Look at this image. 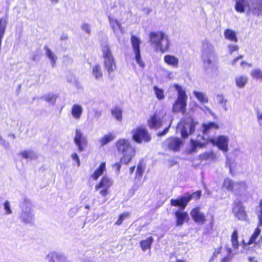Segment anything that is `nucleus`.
I'll return each instance as SVG.
<instances>
[{
    "label": "nucleus",
    "instance_id": "62",
    "mask_svg": "<svg viewBox=\"0 0 262 262\" xmlns=\"http://www.w3.org/2000/svg\"><path fill=\"white\" fill-rule=\"evenodd\" d=\"M249 260L250 262H257V261L255 259L254 257H249Z\"/></svg>",
    "mask_w": 262,
    "mask_h": 262
},
{
    "label": "nucleus",
    "instance_id": "37",
    "mask_svg": "<svg viewBox=\"0 0 262 262\" xmlns=\"http://www.w3.org/2000/svg\"><path fill=\"white\" fill-rule=\"evenodd\" d=\"M191 147L189 150V153H193L196 151L197 147L201 148L203 146V144L200 141L191 139L190 141Z\"/></svg>",
    "mask_w": 262,
    "mask_h": 262
},
{
    "label": "nucleus",
    "instance_id": "43",
    "mask_svg": "<svg viewBox=\"0 0 262 262\" xmlns=\"http://www.w3.org/2000/svg\"><path fill=\"white\" fill-rule=\"evenodd\" d=\"M154 90L157 98L162 100L164 98V91L162 89H159L157 86L154 87Z\"/></svg>",
    "mask_w": 262,
    "mask_h": 262
},
{
    "label": "nucleus",
    "instance_id": "7",
    "mask_svg": "<svg viewBox=\"0 0 262 262\" xmlns=\"http://www.w3.org/2000/svg\"><path fill=\"white\" fill-rule=\"evenodd\" d=\"M174 88L178 92V98L173 104L172 112L174 113L181 112L184 114L186 112L187 96L186 92L181 86L178 84H174Z\"/></svg>",
    "mask_w": 262,
    "mask_h": 262
},
{
    "label": "nucleus",
    "instance_id": "3",
    "mask_svg": "<svg viewBox=\"0 0 262 262\" xmlns=\"http://www.w3.org/2000/svg\"><path fill=\"white\" fill-rule=\"evenodd\" d=\"M118 152L122 155L120 162L127 164L135 156L136 149L129 140L122 138L116 142Z\"/></svg>",
    "mask_w": 262,
    "mask_h": 262
},
{
    "label": "nucleus",
    "instance_id": "10",
    "mask_svg": "<svg viewBox=\"0 0 262 262\" xmlns=\"http://www.w3.org/2000/svg\"><path fill=\"white\" fill-rule=\"evenodd\" d=\"M132 138L137 143L142 142H149L151 140V136L147 130L143 127H139L132 130Z\"/></svg>",
    "mask_w": 262,
    "mask_h": 262
},
{
    "label": "nucleus",
    "instance_id": "13",
    "mask_svg": "<svg viewBox=\"0 0 262 262\" xmlns=\"http://www.w3.org/2000/svg\"><path fill=\"white\" fill-rule=\"evenodd\" d=\"M74 142L77 146L79 152L83 151L84 147H86L88 144L86 137L84 136L83 133L79 129H76L75 130Z\"/></svg>",
    "mask_w": 262,
    "mask_h": 262
},
{
    "label": "nucleus",
    "instance_id": "22",
    "mask_svg": "<svg viewBox=\"0 0 262 262\" xmlns=\"http://www.w3.org/2000/svg\"><path fill=\"white\" fill-rule=\"evenodd\" d=\"M23 158L30 160L37 159V154L32 150H25L21 151L18 154Z\"/></svg>",
    "mask_w": 262,
    "mask_h": 262
},
{
    "label": "nucleus",
    "instance_id": "19",
    "mask_svg": "<svg viewBox=\"0 0 262 262\" xmlns=\"http://www.w3.org/2000/svg\"><path fill=\"white\" fill-rule=\"evenodd\" d=\"M190 214L195 222L204 224L206 221L204 214L200 212V208L198 207L193 209L190 212Z\"/></svg>",
    "mask_w": 262,
    "mask_h": 262
},
{
    "label": "nucleus",
    "instance_id": "23",
    "mask_svg": "<svg viewBox=\"0 0 262 262\" xmlns=\"http://www.w3.org/2000/svg\"><path fill=\"white\" fill-rule=\"evenodd\" d=\"M164 62L168 65L173 68H177L179 63V59L177 57L171 55H166L164 58Z\"/></svg>",
    "mask_w": 262,
    "mask_h": 262
},
{
    "label": "nucleus",
    "instance_id": "33",
    "mask_svg": "<svg viewBox=\"0 0 262 262\" xmlns=\"http://www.w3.org/2000/svg\"><path fill=\"white\" fill-rule=\"evenodd\" d=\"M57 97L58 96L57 95L49 93L43 95L40 97V98L51 103L52 105H54Z\"/></svg>",
    "mask_w": 262,
    "mask_h": 262
},
{
    "label": "nucleus",
    "instance_id": "54",
    "mask_svg": "<svg viewBox=\"0 0 262 262\" xmlns=\"http://www.w3.org/2000/svg\"><path fill=\"white\" fill-rule=\"evenodd\" d=\"M257 215L259 220V226H262V210L258 211L257 212Z\"/></svg>",
    "mask_w": 262,
    "mask_h": 262
},
{
    "label": "nucleus",
    "instance_id": "64",
    "mask_svg": "<svg viewBox=\"0 0 262 262\" xmlns=\"http://www.w3.org/2000/svg\"><path fill=\"white\" fill-rule=\"evenodd\" d=\"M259 208H260V210L259 211H261L262 210V200L260 202Z\"/></svg>",
    "mask_w": 262,
    "mask_h": 262
},
{
    "label": "nucleus",
    "instance_id": "34",
    "mask_svg": "<svg viewBox=\"0 0 262 262\" xmlns=\"http://www.w3.org/2000/svg\"><path fill=\"white\" fill-rule=\"evenodd\" d=\"M248 81V78L245 76H238L235 78V82L237 86L243 88L245 86Z\"/></svg>",
    "mask_w": 262,
    "mask_h": 262
},
{
    "label": "nucleus",
    "instance_id": "2",
    "mask_svg": "<svg viewBox=\"0 0 262 262\" xmlns=\"http://www.w3.org/2000/svg\"><path fill=\"white\" fill-rule=\"evenodd\" d=\"M235 9L239 13L246 11L248 15H262V0H235Z\"/></svg>",
    "mask_w": 262,
    "mask_h": 262
},
{
    "label": "nucleus",
    "instance_id": "49",
    "mask_svg": "<svg viewBox=\"0 0 262 262\" xmlns=\"http://www.w3.org/2000/svg\"><path fill=\"white\" fill-rule=\"evenodd\" d=\"M0 145L6 149H9L10 147V143L4 139L0 141Z\"/></svg>",
    "mask_w": 262,
    "mask_h": 262
},
{
    "label": "nucleus",
    "instance_id": "59",
    "mask_svg": "<svg viewBox=\"0 0 262 262\" xmlns=\"http://www.w3.org/2000/svg\"><path fill=\"white\" fill-rule=\"evenodd\" d=\"M226 249H227V252H228L227 256H229V257H232L231 256V254L232 253V249L231 248H227Z\"/></svg>",
    "mask_w": 262,
    "mask_h": 262
},
{
    "label": "nucleus",
    "instance_id": "15",
    "mask_svg": "<svg viewBox=\"0 0 262 262\" xmlns=\"http://www.w3.org/2000/svg\"><path fill=\"white\" fill-rule=\"evenodd\" d=\"M164 116L155 113L154 115L149 119L148 125L151 129H158L163 125Z\"/></svg>",
    "mask_w": 262,
    "mask_h": 262
},
{
    "label": "nucleus",
    "instance_id": "39",
    "mask_svg": "<svg viewBox=\"0 0 262 262\" xmlns=\"http://www.w3.org/2000/svg\"><path fill=\"white\" fill-rule=\"evenodd\" d=\"M231 242L232 247L234 249L238 248L239 244L238 242V234L237 230L235 229L231 235Z\"/></svg>",
    "mask_w": 262,
    "mask_h": 262
},
{
    "label": "nucleus",
    "instance_id": "44",
    "mask_svg": "<svg viewBox=\"0 0 262 262\" xmlns=\"http://www.w3.org/2000/svg\"><path fill=\"white\" fill-rule=\"evenodd\" d=\"M260 232H261L260 229H259L258 228H256V229L254 231V233L251 237L248 244L250 245V244H251L254 243L255 242L256 238L259 235Z\"/></svg>",
    "mask_w": 262,
    "mask_h": 262
},
{
    "label": "nucleus",
    "instance_id": "31",
    "mask_svg": "<svg viewBox=\"0 0 262 262\" xmlns=\"http://www.w3.org/2000/svg\"><path fill=\"white\" fill-rule=\"evenodd\" d=\"M246 185L245 182H239L234 183L233 190L236 194H238L241 192L245 190Z\"/></svg>",
    "mask_w": 262,
    "mask_h": 262
},
{
    "label": "nucleus",
    "instance_id": "21",
    "mask_svg": "<svg viewBox=\"0 0 262 262\" xmlns=\"http://www.w3.org/2000/svg\"><path fill=\"white\" fill-rule=\"evenodd\" d=\"M83 113V108L81 105L74 104L71 109V114L74 118L78 120L81 118Z\"/></svg>",
    "mask_w": 262,
    "mask_h": 262
},
{
    "label": "nucleus",
    "instance_id": "42",
    "mask_svg": "<svg viewBox=\"0 0 262 262\" xmlns=\"http://www.w3.org/2000/svg\"><path fill=\"white\" fill-rule=\"evenodd\" d=\"M215 158V154L212 152H206L200 156V159L201 160H213Z\"/></svg>",
    "mask_w": 262,
    "mask_h": 262
},
{
    "label": "nucleus",
    "instance_id": "52",
    "mask_svg": "<svg viewBox=\"0 0 262 262\" xmlns=\"http://www.w3.org/2000/svg\"><path fill=\"white\" fill-rule=\"evenodd\" d=\"M171 121H172L171 120L169 125L167 127H166L162 132H159L157 134L158 136L160 137V136H164L168 132L169 128L171 124Z\"/></svg>",
    "mask_w": 262,
    "mask_h": 262
},
{
    "label": "nucleus",
    "instance_id": "20",
    "mask_svg": "<svg viewBox=\"0 0 262 262\" xmlns=\"http://www.w3.org/2000/svg\"><path fill=\"white\" fill-rule=\"evenodd\" d=\"M110 25L116 36H118L120 32H122V26L121 24L116 19L108 17Z\"/></svg>",
    "mask_w": 262,
    "mask_h": 262
},
{
    "label": "nucleus",
    "instance_id": "24",
    "mask_svg": "<svg viewBox=\"0 0 262 262\" xmlns=\"http://www.w3.org/2000/svg\"><path fill=\"white\" fill-rule=\"evenodd\" d=\"M43 49L46 51V54L47 56L50 60L52 68H54L55 66L56 61L57 59L56 55L47 46H45Z\"/></svg>",
    "mask_w": 262,
    "mask_h": 262
},
{
    "label": "nucleus",
    "instance_id": "47",
    "mask_svg": "<svg viewBox=\"0 0 262 262\" xmlns=\"http://www.w3.org/2000/svg\"><path fill=\"white\" fill-rule=\"evenodd\" d=\"M81 29L88 34H90L91 32L90 25L88 23H83L81 26Z\"/></svg>",
    "mask_w": 262,
    "mask_h": 262
},
{
    "label": "nucleus",
    "instance_id": "4",
    "mask_svg": "<svg viewBox=\"0 0 262 262\" xmlns=\"http://www.w3.org/2000/svg\"><path fill=\"white\" fill-rule=\"evenodd\" d=\"M102 57L103 58L104 69L107 72L110 79L113 80L114 72L116 70V64L111 48L106 42L102 45Z\"/></svg>",
    "mask_w": 262,
    "mask_h": 262
},
{
    "label": "nucleus",
    "instance_id": "18",
    "mask_svg": "<svg viewBox=\"0 0 262 262\" xmlns=\"http://www.w3.org/2000/svg\"><path fill=\"white\" fill-rule=\"evenodd\" d=\"M233 212L239 220H243L246 216V212L241 202L234 203Z\"/></svg>",
    "mask_w": 262,
    "mask_h": 262
},
{
    "label": "nucleus",
    "instance_id": "61",
    "mask_svg": "<svg viewBox=\"0 0 262 262\" xmlns=\"http://www.w3.org/2000/svg\"><path fill=\"white\" fill-rule=\"evenodd\" d=\"M61 40H67L68 39V36L66 34H63L60 37Z\"/></svg>",
    "mask_w": 262,
    "mask_h": 262
},
{
    "label": "nucleus",
    "instance_id": "60",
    "mask_svg": "<svg viewBox=\"0 0 262 262\" xmlns=\"http://www.w3.org/2000/svg\"><path fill=\"white\" fill-rule=\"evenodd\" d=\"M238 58H237L236 57L231 62V64L233 66H234L235 64H236V63L238 61Z\"/></svg>",
    "mask_w": 262,
    "mask_h": 262
},
{
    "label": "nucleus",
    "instance_id": "28",
    "mask_svg": "<svg viewBox=\"0 0 262 262\" xmlns=\"http://www.w3.org/2000/svg\"><path fill=\"white\" fill-rule=\"evenodd\" d=\"M219 128V125L213 122H209L208 123H204L202 125L203 133L206 135L208 134L211 129H217Z\"/></svg>",
    "mask_w": 262,
    "mask_h": 262
},
{
    "label": "nucleus",
    "instance_id": "51",
    "mask_svg": "<svg viewBox=\"0 0 262 262\" xmlns=\"http://www.w3.org/2000/svg\"><path fill=\"white\" fill-rule=\"evenodd\" d=\"M144 172V168L143 166L141 165V164H139L137 167V170L136 171V174L139 177H142V174Z\"/></svg>",
    "mask_w": 262,
    "mask_h": 262
},
{
    "label": "nucleus",
    "instance_id": "12",
    "mask_svg": "<svg viewBox=\"0 0 262 262\" xmlns=\"http://www.w3.org/2000/svg\"><path fill=\"white\" fill-rule=\"evenodd\" d=\"M113 184L111 179L106 176L103 177L100 182L95 186V190L99 191V193L103 196H105L108 194V190Z\"/></svg>",
    "mask_w": 262,
    "mask_h": 262
},
{
    "label": "nucleus",
    "instance_id": "36",
    "mask_svg": "<svg viewBox=\"0 0 262 262\" xmlns=\"http://www.w3.org/2000/svg\"><path fill=\"white\" fill-rule=\"evenodd\" d=\"M115 137L112 134H108L104 135L103 137L99 139L101 146H103L111 141H113Z\"/></svg>",
    "mask_w": 262,
    "mask_h": 262
},
{
    "label": "nucleus",
    "instance_id": "58",
    "mask_svg": "<svg viewBox=\"0 0 262 262\" xmlns=\"http://www.w3.org/2000/svg\"><path fill=\"white\" fill-rule=\"evenodd\" d=\"M241 66L243 67V68H245V66L246 65H248L249 67H252V64H250V63H248L245 61H242L241 63Z\"/></svg>",
    "mask_w": 262,
    "mask_h": 262
},
{
    "label": "nucleus",
    "instance_id": "26",
    "mask_svg": "<svg viewBox=\"0 0 262 262\" xmlns=\"http://www.w3.org/2000/svg\"><path fill=\"white\" fill-rule=\"evenodd\" d=\"M224 34L226 39L234 42H237L236 34L234 30L229 29H226L225 30Z\"/></svg>",
    "mask_w": 262,
    "mask_h": 262
},
{
    "label": "nucleus",
    "instance_id": "5",
    "mask_svg": "<svg viewBox=\"0 0 262 262\" xmlns=\"http://www.w3.org/2000/svg\"><path fill=\"white\" fill-rule=\"evenodd\" d=\"M19 207L21 211L19 214V219L21 223L25 224L33 225L34 224L35 215L33 213L32 201L25 198L20 203Z\"/></svg>",
    "mask_w": 262,
    "mask_h": 262
},
{
    "label": "nucleus",
    "instance_id": "38",
    "mask_svg": "<svg viewBox=\"0 0 262 262\" xmlns=\"http://www.w3.org/2000/svg\"><path fill=\"white\" fill-rule=\"evenodd\" d=\"M193 94L201 103H205L208 102V99L207 96L203 93L194 91Z\"/></svg>",
    "mask_w": 262,
    "mask_h": 262
},
{
    "label": "nucleus",
    "instance_id": "9",
    "mask_svg": "<svg viewBox=\"0 0 262 262\" xmlns=\"http://www.w3.org/2000/svg\"><path fill=\"white\" fill-rule=\"evenodd\" d=\"M201 195L200 190L196 191L192 194L186 193L184 195L179 197L177 199H171L170 204L174 207H179L181 210H184L187 204L192 199H199Z\"/></svg>",
    "mask_w": 262,
    "mask_h": 262
},
{
    "label": "nucleus",
    "instance_id": "40",
    "mask_svg": "<svg viewBox=\"0 0 262 262\" xmlns=\"http://www.w3.org/2000/svg\"><path fill=\"white\" fill-rule=\"evenodd\" d=\"M251 75L253 78L262 81V71L260 69L252 70Z\"/></svg>",
    "mask_w": 262,
    "mask_h": 262
},
{
    "label": "nucleus",
    "instance_id": "48",
    "mask_svg": "<svg viewBox=\"0 0 262 262\" xmlns=\"http://www.w3.org/2000/svg\"><path fill=\"white\" fill-rule=\"evenodd\" d=\"M228 48L229 49V53L232 54L234 51H237L239 49V47L237 45L229 44L228 45Z\"/></svg>",
    "mask_w": 262,
    "mask_h": 262
},
{
    "label": "nucleus",
    "instance_id": "41",
    "mask_svg": "<svg viewBox=\"0 0 262 262\" xmlns=\"http://www.w3.org/2000/svg\"><path fill=\"white\" fill-rule=\"evenodd\" d=\"M234 182L231 179L227 178L225 179L224 181L223 186L228 190H233V185Z\"/></svg>",
    "mask_w": 262,
    "mask_h": 262
},
{
    "label": "nucleus",
    "instance_id": "1",
    "mask_svg": "<svg viewBox=\"0 0 262 262\" xmlns=\"http://www.w3.org/2000/svg\"><path fill=\"white\" fill-rule=\"evenodd\" d=\"M201 59L203 69L208 74L215 72L217 70L215 63L216 53L213 45L208 40L202 42L201 48Z\"/></svg>",
    "mask_w": 262,
    "mask_h": 262
},
{
    "label": "nucleus",
    "instance_id": "11",
    "mask_svg": "<svg viewBox=\"0 0 262 262\" xmlns=\"http://www.w3.org/2000/svg\"><path fill=\"white\" fill-rule=\"evenodd\" d=\"M140 43L141 40L139 38L134 35L132 36L131 43L135 55V60L139 66L143 68L145 67V63L141 59L140 48Z\"/></svg>",
    "mask_w": 262,
    "mask_h": 262
},
{
    "label": "nucleus",
    "instance_id": "30",
    "mask_svg": "<svg viewBox=\"0 0 262 262\" xmlns=\"http://www.w3.org/2000/svg\"><path fill=\"white\" fill-rule=\"evenodd\" d=\"M154 241L151 236L148 237L146 239L141 241L140 243L141 248L143 251L151 248V246Z\"/></svg>",
    "mask_w": 262,
    "mask_h": 262
},
{
    "label": "nucleus",
    "instance_id": "32",
    "mask_svg": "<svg viewBox=\"0 0 262 262\" xmlns=\"http://www.w3.org/2000/svg\"><path fill=\"white\" fill-rule=\"evenodd\" d=\"M105 169V163H102L98 168H97L94 172V173L92 175V178L95 180H97L98 178L101 176L104 170Z\"/></svg>",
    "mask_w": 262,
    "mask_h": 262
},
{
    "label": "nucleus",
    "instance_id": "8",
    "mask_svg": "<svg viewBox=\"0 0 262 262\" xmlns=\"http://www.w3.org/2000/svg\"><path fill=\"white\" fill-rule=\"evenodd\" d=\"M198 124L192 117L186 116L177 127V132H179L184 138H187L189 135L194 132L196 125Z\"/></svg>",
    "mask_w": 262,
    "mask_h": 262
},
{
    "label": "nucleus",
    "instance_id": "56",
    "mask_svg": "<svg viewBox=\"0 0 262 262\" xmlns=\"http://www.w3.org/2000/svg\"><path fill=\"white\" fill-rule=\"evenodd\" d=\"M113 167L116 169L117 173L119 172L120 168H121V164L120 163H116L113 165Z\"/></svg>",
    "mask_w": 262,
    "mask_h": 262
},
{
    "label": "nucleus",
    "instance_id": "55",
    "mask_svg": "<svg viewBox=\"0 0 262 262\" xmlns=\"http://www.w3.org/2000/svg\"><path fill=\"white\" fill-rule=\"evenodd\" d=\"M257 117L259 125L262 126V113L259 112H257Z\"/></svg>",
    "mask_w": 262,
    "mask_h": 262
},
{
    "label": "nucleus",
    "instance_id": "6",
    "mask_svg": "<svg viewBox=\"0 0 262 262\" xmlns=\"http://www.w3.org/2000/svg\"><path fill=\"white\" fill-rule=\"evenodd\" d=\"M150 42L154 45L157 51L163 53L167 51L169 46L168 36L162 31L152 32L149 34Z\"/></svg>",
    "mask_w": 262,
    "mask_h": 262
},
{
    "label": "nucleus",
    "instance_id": "53",
    "mask_svg": "<svg viewBox=\"0 0 262 262\" xmlns=\"http://www.w3.org/2000/svg\"><path fill=\"white\" fill-rule=\"evenodd\" d=\"M200 108L205 113H208L209 114L213 115V114L212 112V111L207 106H204L203 107H200Z\"/></svg>",
    "mask_w": 262,
    "mask_h": 262
},
{
    "label": "nucleus",
    "instance_id": "14",
    "mask_svg": "<svg viewBox=\"0 0 262 262\" xmlns=\"http://www.w3.org/2000/svg\"><path fill=\"white\" fill-rule=\"evenodd\" d=\"M183 144V141L180 138L176 137L169 138L164 143V145L167 147L169 150L174 151H179Z\"/></svg>",
    "mask_w": 262,
    "mask_h": 262
},
{
    "label": "nucleus",
    "instance_id": "46",
    "mask_svg": "<svg viewBox=\"0 0 262 262\" xmlns=\"http://www.w3.org/2000/svg\"><path fill=\"white\" fill-rule=\"evenodd\" d=\"M129 216V213H123L122 214H120L119 216V219L117 220V221L115 223V225H120L123 223V221L128 217Z\"/></svg>",
    "mask_w": 262,
    "mask_h": 262
},
{
    "label": "nucleus",
    "instance_id": "17",
    "mask_svg": "<svg viewBox=\"0 0 262 262\" xmlns=\"http://www.w3.org/2000/svg\"><path fill=\"white\" fill-rule=\"evenodd\" d=\"M45 258L49 262H67V258L64 255L55 252L49 253Z\"/></svg>",
    "mask_w": 262,
    "mask_h": 262
},
{
    "label": "nucleus",
    "instance_id": "16",
    "mask_svg": "<svg viewBox=\"0 0 262 262\" xmlns=\"http://www.w3.org/2000/svg\"><path fill=\"white\" fill-rule=\"evenodd\" d=\"M228 141L229 139L225 136H219L213 141V144H215L218 148L224 151L227 152L228 150Z\"/></svg>",
    "mask_w": 262,
    "mask_h": 262
},
{
    "label": "nucleus",
    "instance_id": "57",
    "mask_svg": "<svg viewBox=\"0 0 262 262\" xmlns=\"http://www.w3.org/2000/svg\"><path fill=\"white\" fill-rule=\"evenodd\" d=\"M232 257H229V256H226L221 260V262H229Z\"/></svg>",
    "mask_w": 262,
    "mask_h": 262
},
{
    "label": "nucleus",
    "instance_id": "35",
    "mask_svg": "<svg viewBox=\"0 0 262 262\" xmlns=\"http://www.w3.org/2000/svg\"><path fill=\"white\" fill-rule=\"evenodd\" d=\"M216 99L219 104L222 107L224 110L226 112L228 110L227 105V99L225 98L222 94H217Z\"/></svg>",
    "mask_w": 262,
    "mask_h": 262
},
{
    "label": "nucleus",
    "instance_id": "29",
    "mask_svg": "<svg viewBox=\"0 0 262 262\" xmlns=\"http://www.w3.org/2000/svg\"><path fill=\"white\" fill-rule=\"evenodd\" d=\"M122 109L118 106L114 107L111 110L112 116L119 122L122 120Z\"/></svg>",
    "mask_w": 262,
    "mask_h": 262
},
{
    "label": "nucleus",
    "instance_id": "63",
    "mask_svg": "<svg viewBox=\"0 0 262 262\" xmlns=\"http://www.w3.org/2000/svg\"><path fill=\"white\" fill-rule=\"evenodd\" d=\"M135 166H133V167H131L130 168H129V171H130V173H133L134 171V170H135Z\"/></svg>",
    "mask_w": 262,
    "mask_h": 262
},
{
    "label": "nucleus",
    "instance_id": "27",
    "mask_svg": "<svg viewBox=\"0 0 262 262\" xmlns=\"http://www.w3.org/2000/svg\"><path fill=\"white\" fill-rule=\"evenodd\" d=\"M92 74L96 80H100L103 77L102 71L100 66L97 64L92 68Z\"/></svg>",
    "mask_w": 262,
    "mask_h": 262
},
{
    "label": "nucleus",
    "instance_id": "45",
    "mask_svg": "<svg viewBox=\"0 0 262 262\" xmlns=\"http://www.w3.org/2000/svg\"><path fill=\"white\" fill-rule=\"evenodd\" d=\"M4 208L6 215H10L12 213V210L11 209L10 203L8 201H6L4 202Z\"/></svg>",
    "mask_w": 262,
    "mask_h": 262
},
{
    "label": "nucleus",
    "instance_id": "25",
    "mask_svg": "<svg viewBox=\"0 0 262 262\" xmlns=\"http://www.w3.org/2000/svg\"><path fill=\"white\" fill-rule=\"evenodd\" d=\"M175 216L176 217V225L180 226L184 224L185 219L188 217V213L177 211L175 212Z\"/></svg>",
    "mask_w": 262,
    "mask_h": 262
},
{
    "label": "nucleus",
    "instance_id": "50",
    "mask_svg": "<svg viewBox=\"0 0 262 262\" xmlns=\"http://www.w3.org/2000/svg\"><path fill=\"white\" fill-rule=\"evenodd\" d=\"M71 158L72 160L75 161L77 164V166L79 167L80 165V159L76 153H73L71 155Z\"/></svg>",
    "mask_w": 262,
    "mask_h": 262
}]
</instances>
